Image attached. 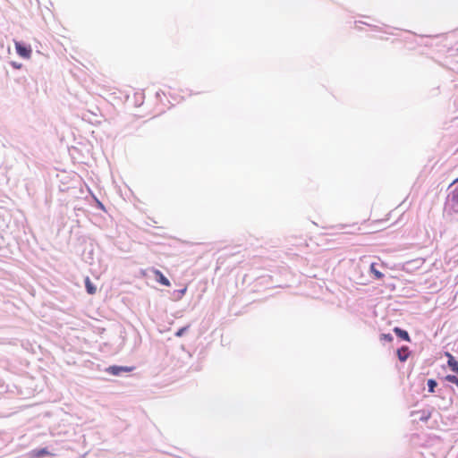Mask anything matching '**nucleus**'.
<instances>
[{
    "label": "nucleus",
    "mask_w": 458,
    "mask_h": 458,
    "mask_svg": "<svg viewBox=\"0 0 458 458\" xmlns=\"http://www.w3.org/2000/svg\"><path fill=\"white\" fill-rule=\"evenodd\" d=\"M381 339L391 342L393 340V337L390 334H383L381 335Z\"/></svg>",
    "instance_id": "obj_13"
},
{
    "label": "nucleus",
    "mask_w": 458,
    "mask_h": 458,
    "mask_svg": "<svg viewBox=\"0 0 458 458\" xmlns=\"http://www.w3.org/2000/svg\"><path fill=\"white\" fill-rule=\"evenodd\" d=\"M49 453L46 448L39 449V450H34L32 452V455L35 457H41L44 455H47Z\"/></svg>",
    "instance_id": "obj_10"
},
{
    "label": "nucleus",
    "mask_w": 458,
    "mask_h": 458,
    "mask_svg": "<svg viewBox=\"0 0 458 458\" xmlns=\"http://www.w3.org/2000/svg\"><path fill=\"white\" fill-rule=\"evenodd\" d=\"M397 356L400 361H405L410 356V351L407 346H403L397 350Z\"/></svg>",
    "instance_id": "obj_4"
},
{
    "label": "nucleus",
    "mask_w": 458,
    "mask_h": 458,
    "mask_svg": "<svg viewBox=\"0 0 458 458\" xmlns=\"http://www.w3.org/2000/svg\"><path fill=\"white\" fill-rule=\"evenodd\" d=\"M152 272L155 275L156 280L162 285L170 286V281L157 269L152 268Z\"/></svg>",
    "instance_id": "obj_3"
},
{
    "label": "nucleus",
    "mask_w": 458,
    "mask_h": 458,
    "mask_svg": "<svg viewBox=\"0 0 458 458\" xmlns=\"http://www.w3.org/2000/svg\"><path fill=\"white\" fill-rule=\"evenodd\" d=\"M85 287L87 290V293L89 294H95L97 292L96 286L93 284V283L90 281L89 277L85 278Z\"/></svg>",
    "instance_id": "obj_6"
},
{
    "label": "nucleus",
    "mask_w": 458,
    "mask_h": 458,
    "mask_svg": "<svg viewBox=\"0 0 458 458\" xmlns=\"http://www.w3.org/2000/svg\"><path fill=\"white\" fill-rule=\"evenodd\" d=\"M428 390L429 392L433 393L435 390V387L437 386V382L434 379H429L428 381Z\"/></svg>",
    "instance_id": "obj_12"
},
{
    "label": "nucleus",
    "mask_w": 458,
    "mask_h": 458,
    "mask_svg": "<svg viewBox=\"0 0 458 458\" xmlns=\"http://www.w3.org/2000/svg\"><path fill=\"white\" fill-rule=\"evenodd\" d=\"M134 367L127 366H110L106 369V372L113 376H119L122 372H131Z\"/></svg>",
    "instance_id": "obj_2"
},
{
    "label": "nucleus",
    "mask_w": 458,
    "mask_h": 458,
    "mask_svg": "<svg viewBox=\"0 0 458 458\" xmlns=\"http://www.w3.org/2000/svg\"><path fill=\"white\" fill-rule=\"evenodd\" d=\"M394 332L396 334V335H398L400 338L407 341V342H410L411 341V338H410V335L408 334L407 331L405 330H403L399 327H394Z\"/></svg>",
    "instance_id": "obj_7"
},
{
    "label": "nucleus",
    "mask_w": 458,
    "mask_h": 458,
    "mask_svg": "<svg viewBox=\"0 0 458 458\" xmlns=\"http://www.w3.org/2000/svg\"><path fill=\"white\" fill-rule=\"evenodd\" d=\"M14 46H15L17 54L21 57L25 58V59L30 58L32 50L30 46H26L19 41H16V40H14Z\"/></svg>",
    "instance_id": "obj_1"
},
{
    "label": "nucleus",
    "mask_w": 458,
    "mask_h": 458,
    "mask_svg": "<svg viewBox=\"0 0 458 458\" xmlns=\"http://www.w3.org/2000/svg\"><path fill=\"white\" fill-rule=\"evenodd\" d=\"M186 330H187V327H182V328H180V329L175 333V335H176L177 337H181V336L184 334V332H185Z\"/></svg>",
    "instance_id": "obj_14"
},
{
    "label": "nucleus",
    "mask_w": 458,
    "mask_h": 458,
    "mask_svg": "<svg viewBox=\"0 0 458 458\" xmlns=\"http://www.w3.org/2000/svg\"><path fill=\"white\" fill-rule=\"evenodd\" d=\"M451 200L454 204V208L458 212V186L453 191Z\"/></svg>",
    "instance_id": "obj_9"
},
{
    "label": "nucleus",
    "mask_w": 458,
    "mask_h": 458,
    "mask_svg": "<svg viewBox=\"0 0 458 458\" xmlns=\"http://www.w3.org/2000/svg\"><path fill=\"white\" fill-rule=\"evenodd\" d=\"M377 264L376 263H372L370 265V273L374 276V277L376 279H382L384 277V275L383 273H381L379 270L377 269L376 267Z\"/></svg>",
    "instance_id": "obj_8"
},
{
    "label": "nucleus",
    "mask_w": 458,
    "mask_h": 458,
    "mask_svg": "<svg viewBox=\"0 0 458 458\" xmlns=\"http://www.w3.org/2000/svg\"><path fill=\"white\" fill-rule=\"evenodd\" d=\"M458 182V178H457V179H455V180L451 183V185L454 184V183H455V182Z\"/></svg>",
    "instance_id": "obj_15"
},
{
    "label": "nucleus",
    "mask_w": 458,
    "mask_h": 458,
    "mask_svg": "<svg viewBox=\"0 0 458 458\" xmlns=\"http://www.w3.org/2000/svg\"><path fill=\"white\" fill-rule=\"evenodd\" d=\"M445 380L450 382V383L455 384L458 386V377L456 376H454V375H447L445 377Z\"/></svg>",
    "instance_id": "obj_11"
},
{
    "label": "nucleus",
    "mask_w": 458,
    "mask_h": 458,
    "mask_svg": "<svg viewBox=\"0 0 458 458\" xmlns=\"http://www.w3.org/2000/svg\"><path fill=\"white\" fill-rule=\"evenodd\" d=\"M445 356L448 358L447 364L450 369L458 374V361L449 352H446Z\"/></svg>",
    "instance_id": "obj_5"
}]
</instances>
